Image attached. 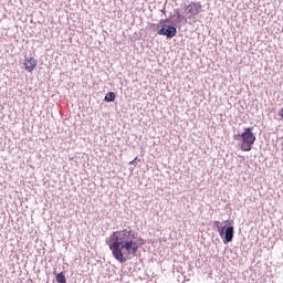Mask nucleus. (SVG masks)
Returning a JSON list of instances; mask_svg holds the SVG:
<instances>
[{
	"label": "nucleus",
	"mask_w": 283,
	"mask_h": 283,
	"mask_svg": "<svg viewBox=\"0 0 283 283\" xmlns=\"http://www.w3.org/2000/svg\"><path fill=\"white\" fill-rule=\"evenodd\" d=\"M106 242L113 258L120 264H125L129 260V255L138 253V241L132 228L113 232Z\"/></svg>",
	"instance_id": "1"
},
{
	"label": "nucleus",
	"mask_w": 283,
	"mask_h": 283,
	"mask_svg": "<svg viewBox=\"0 0 283 283\" xmlns=\"http://www.w3.org/2000/svg\"><path fill=\"white\" fill-rule=\"evenodd\" d=\"M235 140H240L241 151H251L253 145H255V133L253 127H245L243 132L235 136Z\"/></svg>",
	"instance_id": "2"
},
{
	"label": "nucleus",
	"mask_w": 283,
	"mask_h": 283,
	"mask_svg": "<svg viewBox=\"0 0 283 283\" xmlns=\"http://www.w3.org/2000/svg\"><path fill=\"white\" fill-rule=\"evenodd\" d=\"M184 12L188 19H193L202 12V4L200 2H191L184 7Z\"/></svg>",
	"instance_id": "3"
},
{
	"label": "nucleus",
	"mask_w": 283,
	"mask_h": 283,
	"mask_svg": "<svg viewBox=\"0 0 283 283\" xmlns=\"http://www.w3.org/2000/svg\"><path fill=\"white\" fill-rule=\"evenodd\" d=\"M176 27H168L167 29L163 28L158 31L160 36H168V39H174L177 34Z\"/></svg>",
	"instance_id": "4"
},
{
	"label": "nucleus",
	"mask_w": 283,
	"mask_h": 283,
	"mask_svg": "<svg viewBox=\"0 0 283 283\" xmlns=\"http://www.w3.org/2000/svg\"><path fill=\"white\" fill-rule=\"evenodd\" d=\"M39 61H36V59L34 57H29L23 62L24 69L27 72H34V69L36 67Z\"/></svg>",
	"instance_id": "5"
},
{
	"label": "nucleus",
	"mask_w": 283,
	"mask_h": 283,
	"mask_svg": "<svg viewBox=\"0 0 283 283\" xmlns=\"http://www.w3.org/2000/svg\"><path fill=\"white\" fill-rule=\"evenodd\" d=\"M233 233H234L233 227H228L226 229V238L223 240L224 244H229V242L233 240Z\"/></svg>",
	"instance_id": "6"
},
{
	"label": "nucleus",
	"mask_w": 283,
	"mask_h": 283,
	"mask_svg": "<svg viewBox=\"0 0 283 283\" xmlns=\"http://www.w3.org/2000/svg\"><path fill=\"white\" fill-rule=\"evenodd\" d=\"M104 101H106V103H114V101H116V94L114 92L107 93Z\"/></svg>",
	"instance_id": "7"
},
{
	"label": "nucleus",
	"mask_w": 283,
	"mask_h": 283,
	"mask_svg": "<svg viewBox=\"0 0 283 283\" xmlns=\"http://www.w3.org/2000/svg\"><path fill=\"white\" fill-rule=\"evenodd\" d=\"M55 280L57 283H65L66 282L65 274H63V272L56 274Z\"/></svg>",
	"instance_id": "8"
},
{
	"label": "nucleus",
	"mask_w": 283,
	"mask_h": 283,
	"mask_svg": "<svg viewBox=\"0 0 283 283\" xmlns=\"http://www.w3.org/2000/svg\"><path fill=\"white\" fill-rule=\"evenodd\" d=\"M136 160H140L138 159V157L134 158L132 161H129V165H134V167H136Z\"/></svg>",
	"instance_id": "9"
},
{
	"label": "nucleus",
	"mask_w": 283,
	"mask_h": 283,
	"mask_svg": "<svg viewBox=\"0 0 283 283\" xmlns=\"http://www.w3.org/2000/svg\"><path fill=\"white\" fill-rule=\"evenodd\" d=\"M220 221H214V226L218 228V229H220Z\"/></svg>",
	"instance_id": "10"
},
{
	"label": "nucleus",
	"mask_w": 283,
	"mask_h": 283,
	"mask_svg": "<svg viewBox=\"0 0 283 283\" xmlns=\"http://www.w3.org/2000/svg\"><path fill=\"white\" fill-rule=\"evenodd\" d=\"M219 233H220V235H222V233H224V227L219 230Z\"/></svg>",
	"instance_id": "11"
},
{
	"label": "nucleus",
	"mask_w": 283,
	"mask_h": 283,
	"mask_svg": "<svg viewBox=\"0 0 283 283\" xmlns=\"http://www.w3.org/2000/svg\"><path fill=\"white\" fill-rule=\"evenodd\" d=\"M177 19H180V11H177Z\"/></svg>",
	"instance_id": "12"
}]
</instances>
